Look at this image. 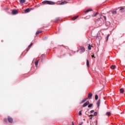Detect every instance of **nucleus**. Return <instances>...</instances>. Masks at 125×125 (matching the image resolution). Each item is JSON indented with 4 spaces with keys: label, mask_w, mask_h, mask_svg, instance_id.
I'll list each match as a JSON object with an SVG mask.
<instances>
[{
    "label": "nucleus",
    "mask_w": 125,
    "mask_h": 125,
    "mask_svg": "<svg viewBox=\"0 0 125 125\" xmlns=\"http://www.w3.org/2000/svg\"><path fill=\"white\" fill-rule=\"evenodd\" d=\"M43 4H49L51 5H54L55 4V2L49 0H44L42 2Z\"/></svg>",
    "instance_id": "1"
},
{
    "label": "nucleus",
    "mask_w": 125,
    "mask_h": 125,
    "mask_svg": "<svg viewBox=\"0 0 125 125\" xmlns=\"http://www.w3.org/2000/svg\"><path fill=\"white\" fill-rule=\"evenodd\" d=\"M8 122L10 123V124H12L13 123V118L10 116H8L7 118Z\"/></svg>",
    "instance_id": "2"
},
{
    "label": "nucleus",
    "mask_w": 125,
    "mask_h": 125,
    "mask_svg": "<svg viewBox=\"0 0 125 125\" xmlns=\"http://www.w3.org/2000/svg\"><path fill=\"white\" fill-rule=\"evenodd\" d=\"M80 50L81 51L82 53L83 52H84V51H85V49H84V47L83 46H80Z\"/></svg>",
    "instance_id": "3"
},
{
    "label": "nucleus",
    "mask_w": 125,
    "mask_h": 125,
    "mask_svg": "<svg viewBox=\"0 0 125 125\" xmlns=\"http://www.w3.org/2000/svg\"><path fill=\"white\" fill-rule=\"evenodd\" d=\"M92 97V93H89L88 94V97H87V99H91Z\"/></svg>",
    "instance_id": "4"
},
{
    "label": "nucleus",
    "mask_w": 125,
    "mask_h": 125,
    "mask_svg": "<svg viewBox=\"0 0 125 125\" xmlns=\"http://www.w3.org/2000/svg\"><path fill=\"white\" fill-rule=\"evenodd\" d=\"M90 103L88 101H87L86 103H85L83 105V107H86V106H87V105L89 104Z\"/></svg>",
    "instance_id": "5"
},
{
    "label": "nucleus",
    "mask_w": 125,
    "mask_h": 125,
    "mask_svg": "<svg viewBox=\"0 0 125 125\" xmlns=\"http://www.w3.org/2000/svg\"><path fill=\"white\" fill-rule=\"evenodd\" d=\"M32 10V8H27L25 10V13H28V12H30V11H31Z\"/></svg>",
    "instance_id": "6"
},
{
    "label": "nucleus",
    "mask_w": 125,
    "mask_h": 125,
    "mask_svg": "<svg viewBox=\"0 0 125 125\" xmlns=\"http://www.w3.org/2000/svg\"><path fill=\"white\" fill-rule=\"evenodd\" d=\"M12 13L14 15H15V14H17L18 13V11H17L16 10H14L12 11Z\"/></svg>",
    "instance_id": "7"
},
{
    "label": "nucleus",
    "mask_w": 125,
    "mask_h": 125,
    "mask_svg": "<svg viewBox=\"0 0 125 125\" xmlns=\"http://www.w3.org/2000/svg\"><path fill=\"white\" fill-rule=\"evenodd\" d=\"M33 45V43H31L28 47V48L26 49V51H29L30 50V48H31V47Z\"/></svg>",
    "instance_id": "8"
},
{
    "label": "nucleus",
    "mask_w": 125,
    "mask_h": 125,
    "mask_svg": "<svg viewBox=\"0 0 125 125\" xmlns=\"http://www.w3.org/2000/svg\"><path fill=\"white\" fill-rule=\"evenodd\" d=\"M67 3H68V1H62L60 4V5L67 4Z\"/></svg>",
    "instance_id": "9"
},
{
    "label": "nucleus",
    "mask_w": 125,
    "mask_h": 125,
    "mask_svg": "<svg viewBox=\"0 0 125 125\" xmlns=\"http://www.w3.org/2000/svg\"><path fill=\"white\" fill-rule=\"evenodd\" d=\"M39 61H40V60H38L35 61V64L36 67H37V66H38Z\"/></svg>",
    "instance_id": "10"
},
{
    "label": "nucleus",
    "mask_w": 125,
    "mask_h": 125,
    "mask_svg": "<svg viewBox=\"0 0 125 125\" xmlns=\"http://www.w3.org/2000/svg\"><path fill=\"white\" fill-rule=\"evenodd\" d=\"M97 107L98 108H99V106L100 105V100H99L97 103Z\"/></svg>",
    "instance_id": "11"
},
{
    "label": "nucleus",
    "mask_w": 125,
    "mask_h": 125,
    "mask_svg": "<svg viewBox=\"0 0 125 125\" xmlns=\"http://www.w3.org/2000/svg\"><path fill=\"white\" fill-rule=\"evenodd\" d=\"M78 17H79V16H74L72 18V20L75 21L76 19H77V18H78Z\"/></svg>",
    "instance_id": "12"
},
{
    "label": "nucleus",
    "mask_w": 125,
    "mask_h": 125,
    "mask_svg": "<svg viewBox=\"0 0 125 125\" xmlns=\"http://www.w3.org/2000/svg\"><path fill=\"white\" fill-rule=\"evenodd\" d=\"M42 31H38L36 32V36H38L39 34H41V33H42Z\"/></svg>",
    "instance_id": "13"
},
{
    "label": "nucleus",
    "mask_w": 125,
    "mask_h": 125,
    "mask_svg": "<svg viewBox=\"0 0 125 125\" xmlns=\"http://www.w3.org/2000/svg\"><path fill=\"white\" fill-rule=\"evenodd\" d=\"M86 65L87 67H89V61H88V60H87Z\"/></svg>",
    "instance_id": "14"
},
{
    "label": "nucleus",
    "mask_w": 125,
    "mask_h": 125,
    "mask_svg": "<svg viewBox=\"0 0 125 125\" xmlns=\"http://www.w3.org/2000/svg\"><path fill=\"white\" fill-rule=\"evenodd\" d=\"M111 68L112 69V70H115V69L116 68V65H112L111 66Z\"/></svg>",
    "instance_id": "15"
},
{
    "label": "nucleus",
    "mask_w": 125,
    "mask_h": 125,
    "mask_svg": "<svg viewBox=\"0 0 125 125\" xmlns=\"http://www.w3.org/2000/svg\"><path fill=\"white\" fill-rule=\"evenodd\" d=\"M87 100V98H85V99H84L82 101V103H84V102H85Z\"/></svg>",
    "instance_id": "16"
},
{
    "label": "nucleus",
    "mask_w": 125,
    "mask_h": 125,
    "mask_svg": "<svg viewBox=\"0 0 125 125\" xmlns=\"http://www.w3.org/2000/svg\"><path fill=\"white\" fill-rule=\"evenodd\" d=\"M105 115H106V116H111V113L107 112L106 113Z\"/></svg>",
    "instance_id": "17"
},
{
    "label": "nucleus",
    "mask_w": 125,
    "mask_h": 125,
    "mask_svg": "<svg viewBox=\"0 0 125 125\" xmlns=\"http://www.w3.org/2000/svg\"><path fill=\"white\" fill-rule=\"evenodd\" d=\"M120 93H124V92H125V90L123 89H120Z\"/></svg>",
    "instance_id": "18"
},
{
    "label": "nucleus",
    "mask_w": 125,
    "mask_h": 125,
    "mask_svg": "<svg viewBox=\"0 0 125 125\" xmlns=\"http://www.w3.org/2000/svg\"><path fill=\"white\" fill-rule=\"evenodd\" d=\"M88 49L89 50H91V45H90V44L88 46Z\"/></svg>",
    "instance_id": "19"
},
{
    "label": "nucleus",
    "mask_w": 125,
    "mask_h": 125,
    "mask_svg": "<svg viewBox=\"0 0 125 125\" xmlns=\"http://www.w3.org/2000/svg\"><path fill=\"white\" fill-rule=\"evenodd\" d=\"M95 100H97L98 99V95H96L95 96Z\"/></svg>",
    "instance_id": "20"
},
{
    "label": "nucleus",
    "mask_w": 125,
    "mask_h": 125,
    "mask_svg": "<svg viewBox=\"0 0 125 125\" xmlns=\"http://www.w3.org/2000/svg\"><path fill=\"white\" fill-rule=\"evenodd\" d=\"M109 37H110V34H108L107 36H106V42L108 41V39H109Z\"/></svg>",
    "instance_id": "21"
},
{
    "label": "nucleus",
    "mask_w": 125,
    "mask_h": 125,
    "mask_svg": "<svg viewBox=\"0 0 125 125\" xmlns=\"http://www.w3.org/2000/svg\"><path fill=\"white\" fill-rule=\"evenodd\" d=\"M98 14V12H97L95 15H92V17H95V16H97Z\"/></svg>",
    "instance_id": "22"
},
{
    "label": "nucleus",
    "mask_w": 125,
    "mask_h": 125,
    "mask_svg": "<svg viewBox=\"0 0 125 125\" xmlns=\"http://www.w3.org/2000/svg\"><path fill=\"white\" fill-rule=\"evenodd\" d=\"M92 104H91L88 105V108H91L92 107Z\"/></svg>",
    "instance_id": "23"
},
{
    "label": "nucleus",
    "mask_w": 125,
    "mask_h": 125,
    "mask_svg": "<svg viewBox=\"0 0 125 125\" xmlns=\"http://www.w3.org/2000/svg\"><path fill=\"white\" fill-rule=\"evenodd\" d=\"M21 3H24L25 2V0H20Z\"/></svg>",
    "instance_id": "24"
},
{
    "label": "nucleus",
    "mask_w": 125,
    "mask_h": 125,
    "mask_svg": "<svg viewBox=\"0 0 125 125\" xmlns=\"http://www.w3.org/2000/svg\"><path fill=\"white\" fill-rule=\"evenodd\" d=\"M89 11H92V9H89L86 11V13H87V12H89Z\"/></svg>",
    "instance_id": "25"
},
{
    "label": "nucleus",
    "mask_w": 125,
    "mask_h": 125,
    "mask_svg": "<svg viewBox=\"0 0 125 125\" xmlns=\"http://www.w3.org/2000/svg\"><path fill=\"white\" fill-rule=\"evenodd\" d=\"M112 14H117V11H114L112 12Z\"/></svg>",
    "instance_id": "26"
},
{
    "label": "nucleus",
    "mask_w": 125,
    "mask_h": 125,
    "mask_svg": "<svg viewBox=\"0 0 125 125\" xmlns=\"http://www.w3.org/2000/svg\"><path fill=\"white\" fill-rule=\"evenodd\" d=\"M94 116H97V112H94Z\"/></svg>",
    "instance_id": "27"
},
{
    "label": "nucleus",
    "mask_w": 125,
    "mask_h": 125,
    "mask_svg": "<svg viewBox=\"0 0 125 125\" xmlns=\"http://www.w3.org/2000/svg\"><path fill=\"white\" fill-rule=\"evenodd\" d=\"M4 122H5V123H7V119H4Z\"/></svg>",
    "instance_id": "28"
},
{
    "label": "nucleus",
    "mask_w": 125,
    "mask_h": 125,
    "mask_svg": "<svg viewBox=\"0 0 125 125\" xmlns=\"http://www.w3.org/2000/svg\"><path fill=\"white\" fill-rule=\"evenodd\" d=\"M79 115L82 116V110L79 112Z\"/></svg>",
    "instance_id": "29"
},
{
    "label": "nucleus",
    "mask_w": 125,
    "mask_h": 125,
    "mask_svg": "<svg viewBox=\"0 0 125 125\" xmlns=\"http://www.w3.org/2000/svg\"><path fill=\"white\" fill-rule=\"evenodd\" d=\"M90 113H94V110H92L90 111Z\"/></svg>",
    "instance_id": "30"
},
{
    "label": "nucleus",
    "mask_w": 125,
    "mask_h": 125,
    "mask_svg": "<svg viewBox=\"0 0 125 125\" xmlns=\"http://www.w3.org/2000/svg\"><path fill=\"white\" fill-rule=\"evenodd\" d=\"M91 57H92V58H95V57H94V54H93V55L91 56Z\"/></svg>",
    "instance_id": "31"
},
{
    "label": "nucleus",
    "mask_w": 125,
    "mask_h": 125,
    "mask_svg": "<svg viewBox=\"0 0 125 125\" xmlns=\"http://www.w3.org/2000/svg\"><path fill=\"white\" fill-rule=\"evenodd\" d=\"M103 18H104V20H106V16H104Z\"/></svg>",
    "instance_id": "32"
},
{
    "label": "nucleus",
    "mask_w": 125,
    "mask_h": 125,
    "mask_svg": "<svg viewBox=\"0 0 125 125\" xmlns=\"http://www.w3.org/2000/svg\"><path fill=\"white\" fill-rule=\"evenodd\" d=\"M124 9H125V8H122L120 9V10H121V11H123V10H124Z\"/></svg>",
    "instance_id": "33"
},
{
    "label": "nucleus",
    "mask_w": 125,
    "mask_h": 125,
    "mask_svg": "<svg viewBox=\"0 0 125 125\" xmlns=\"http://www.w3.org/2000/svg\"><path fill=\"white\" fill-rule=\"evenodd\" d=\"M101 18H98V19H97L96 21H99V20H100V19H101Z\"/></svg>",
    "instance_id": "34"
},
{
    "label": "nucleus",
    "mask_w": 125,
    "mask_h": 125,
    "mask_svg": "<svg viewBox=\"0 0 125 125\" xmlns=\"http://www.w3.org/2000/svg\"><path fill=\"white\" fill-rule=\"evenodd\" d=\"M72 125H75V124H74V122H72Z\"/></svg>",
    "instance_id": "35"
},
{
    "label": "nucleus",
    "mask_w": 125,
    "mask_h": 125,
    "mask_svg": "<svg viewBox=\"0 0 125 125\" xmlns=\"http://www.w3.org/2000/svg\"><path fill=\"white\" fill-rule=\"evenodd\" d=\"M89 117H93V115H89Z\"/></svg>",
    "instance_id": "36"
},
{
    "label": "nucleus",
    "mask_w": 125,
    "mask_h": 125,
    "mask_svg": "<svg viewBox=\"0 0 125 125\" xmlns=\"http://www.w3.org/2000/svg\"><path fill=\"white\" fill-rule=\"evenodd\" d=\"M90 120H92V117H90Z\"/></svg>",
    "instance_id": "37"
},
{
    "label": "nucleus",
    "mask_w": 125,
    "mask_h": 125,
    "mask_svg": "<svg viewBox=\"0 0 125 125\" xmlns=\"http://www.w3.org/2000/svg\"><path fill=\"white\" fill-rule=\"evenodd\" d=\"M77 52H79V50H77Z\"/></svg>",
    "instance_id": "38"
},
{
    "label": "nucleus",
    "mask_w": 125,
    "mask_h": 125,
    "mask_svg": "<svg viewBox=\"0 0 125 125\" xmlns=\"http://www.w3.org/2000/svg\"><path fill=\"white\" fill-rule=\"evenodd\" d=\"M79 125H82V124H79Z\"/></svg>",
    "instance_id": "39"
}]
</instances>
